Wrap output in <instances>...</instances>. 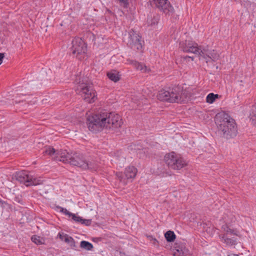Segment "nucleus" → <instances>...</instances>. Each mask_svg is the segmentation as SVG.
<instances>
[{
  "label": "nucleus",
  "mask_w": 256,
  "mask_h": 256,
  "mask_svg": "<svg viewBox=\"0 0 256 256\" xmlns=\"http://www.w3.org/2000/svg\"><path fill=\"white\" fill-rule=\"evenodd\" d=\"M44 154H48L56 161L62 162L64 164H69L76 166L82 170H88L96 171L98 169V164L94 160L86 159L85 156L78 152L69 153L66 150H56L50 146L46 147L44 150Z\"/></svg>",
  "instance_id": "obj_1"
},
{
  "label": "nucleus",
  "mask_w": 256,
  "mask_h": 256,
  "mask_svg": "<svg viewBox=\"0 0 256 256\" xmlns=\"http://www.w3.org/2000/svg\"><path fill=\"white\" fill-rule=\"evenodd\" d=\"M86 120L88 128L92 132L100 131L103 128L114 130L120 128L123 124L119 114L106 110L89 116Z\"/></svg>",
  "instance_id": "obj_2"
},
{
  "label": "nucleus",
  "mask_w": 256,
  "mask_h": 256,
  "mask_svg": "<svg viewBox=\"0 0 256 256\" xmlns=\"http://www.w3.org/2000/svg\"><path fill=\"white\" fill-rule=\"evenodd\" d=\"M218 134L227 140L233 138L238 134V127L235 120L228 114L221 112L214 117Z\"/></svg>",
  "instance_id": "obj_3"
},
{
  "label": "nucleus",
  "mask_w": 256,
  "mask_h": 256,
  "mask_svg": "<svg viewBox=\"0 0 256 256\" xmlns=\"http://www.w3.org/2000/svg\"><path fill=\"white\" fill-rule=\"evenodd\" d=\"M190 94L180 86L166 88L158 92V99L168 102L185 103L190 98Z\"/></svg>",
  "instance_id": "obj_4"
},
{
  "label": "nucleus",
  "mask_w": 256,
  "mask_h": 256,
  "mask_svg": "<svg viewBox=\"0 0 256 256\" xmlns=\"http://www.w3.org/2000/svg\"><path fill=\"white\" fill-rule=\"evenodd\" d=\"M180 46L183 52L197 54L200 58L205 59L206 62H208L210 60L215 62L219 58L218 54L214 50H208L206 48L201 50L198 47V44L194 42L186 41L185 42H180Z\"/></svg>",
  "instance_id": "obj_5"
},
{
  "label": "nucleus",
  "mask_w": 256,
  "mask_h": 256,
  "mask_svg": "<svg viewBox=\"0 0 256 256\" xmlns=\"http://www.w3.org/2000/svg\"><path fill=\"white\" fill-rule=\"evenodd\" d=\"M77 93L82 96L83 99L88 103L94 102L96 92L93 90L92 86L86 80H82L80 82L76 90Z\"/></svg>",
  "instance_id": "obj_6"
},
{
  "label": "nucleus",
  "mask_w": 256,
  "mask_h": 256,
  "mask_svg": "<svg viewBox=\"0 0 256 256\" xmlns=\"http://www.w3.org/2000/svg\"><path fill=\"white\" fill-rule=\"evenodd\" d=\"M14 176L16 180L24 184L26 186H37L43 182V180L40 178H36L29 172L24 170L16 172Z\"/></svg>",
  "instance_id": "obj_7"
},
{
  "label": "nucleus",
  "mask_w": 256,
  "mask_h": 256,
  "mask_svg": "<svg viewBox=\"0 0 256 256\" xmlns=\"http://www.w3.org/2000/svg\"><path fill=\"white\" fill-rule=\"evenodd\" d=\"M164 160L167 166L173 170H179L186 165V162L184 158L174 152L166 154Z\"/></svg>",
  "instance_id": "obj_8"
},
{
  "label": "nucleus",
  "mask_w": 256,
  "mask_h": 256,
  "mask_svg": "<svg viewBox=\"0 0 256 256\" xmlns=\"http://www.w3.org/2000/svg\"><path fill=\"white\" fill-rule=\"evenodd\" d=\"M72 54L79 60L84 58L87 51V46L84 42L80 38H74L72 42Z\"/></svg>",
  "instance_id": "obj_9"
},
{
  "label": "nucleus",
  "mask_w": 256,
  "mask_h": 256,
  "mask_svg": "<svg viewBox=\"0 0 256 256\" xmlns=\"http://www.w3.org/2000/svg\"><path fill=\"white\" fill-rule=\"evenodd\" d=\"M143 41L141 36L136 31L131 29L128 32V38L127 44L134 50H140L142 48Z\"/></svg>",
  "instance_id": "obj_10"
},
{
  "label": "nucleus",
  "mask_w": 256,
  "mask_h": 256,
  "mask_svg": "<svg viewBox=\"0 0 256 256\" xmlns=\"http://www.w3.org/2000/svg\"><path fill=\"white\" fill-rule=\"evenodd\" d=\"M155 6L166 14L172 12L174 8L168 0H152Z\"/></svg>",
  "instance_id": "obj_11"
},
{
  "label": "nucleus",
  "mask_w": 256,
  "mask_h": 256,
  "mask_svg": "<svg viewBox=\"0 0 256 256\" xmlns=\"http://www.w3.org/2000/svg\"><path fill=\"white\" fill-rule=\"evenodd\" d=\"M138 172L137 169L134 166H129L126 168L124 176L127 180L132 179L136 176Z\"/></svg>",
  "instance_id": "obj_12"
},
{
  "label": "nucleus",
  "mask_w": 256,
  "mask_h": 256,
  "mask_svg": "<svg viewBox=\"0 0 256 256\" xmlns=\"http://www.w3.org/2000/svg\"><path fill=\"white\" fill-rule=\"evenodd\" d=\"M160 20V16L158 14H151L148 16L146 21L148 26H155Z\"/></svg>",
  "instance_id": "obj_13"
},
{
  "label": "nucleus",
  "mask_w": 256,
  "mask_h": 256,
  "mask_svg": "<svg viewBox=\"0 0 256 256\" xmlns=\"http://www.w3.org/2000/svg\"><path fill=\"white\" fill-rule=\"evenodd\" d=\"M174 256H190L189 250L184 246H179L174 252Z\"/></svg>",
  "instance_id": "obj_14"
},
{
  "label": "nucleus",
  "mask_w": 256,
  "mask_h": 256,
  "mask_svg": "<svg viewBox=\"0 0 256 256\" xmlns=\"http://www.w3.org/2000/svg\"><path fill=\"white\" fill-rule=\"evenodd\" d=\"M60 238L68 243L72 248H74L76 247L74 239L68 234H65L64 236H62L60 234Z\"/></svg>",
  "instance_id": "obj_15"
},
{
  "label": "nucleus",
  "mask_w": 256,
  "mask_h": 256,
  "mask_svg": "<svg viewBox=\"0 0 256 256\" xmlns=\"http://www.w3.org/2000/svg\"><path fill=\"white\" fill-rule=\"evenodd\" d=\"M220 236L222 242L228 246H232L236 244V239L234 238H230L226 234H223Z\"/></svg>",
  "instance_id": "obj_16"
},
{
  "label": "nucleus",
  "mask_w": 256,
  "mask_h": 256,
  "mask_svg": "<svg viewBox=\"0 0 256 256\" xmlns=\"http://www.w3.org/2000/svg\"><path fill=\"white\" fill-rule=\"evenodd\" d=\"M107 76L111 80L116 82L120 79L119 72L116 70H112L107 72Z\"/></svg>",
  "instance_id": "obj_17"
},
{
  "label": "nucleus",
  "mask_w": 256,
  "mask_h": 256,
  "mask_svg": "<svg viewBox=\"0 0 256 256\" xmlns=\"http://www.w3.org/2000/svg\"><path fill=\"white\" fill-rule=\"evenodd\" d=\"M80 247L82 249L88 251H92L94 248L92 244L86 240H82L80 242Z\"/></svg>",
  "instance_id": "obj_18"
},
{
  "label": "nucleus",
  "mask_w": 256,
  "mask_h": 256,
  "mask_svg": "<svg viewBox=\"0 0 256 256\" xmlns=\"http://www.w3.org/2000/svg\"><path fill=\"white\" fill-rule=\"evenodd\" d=\"M132 64L138 70H141L142 72H146L148 71V68L146 66L143 65L142 63L136 61H133Z\"/></svg>",
  "instance_id": "obj_19"
},
{
  "label": "nucleus",
  "mask_w": 256,
  "mask_h": 256,
  "mask_svg": "<svg viewBox=\"0 0 256 256\" xmlns=\"http://www.w3.org/2000/svg\"><path fill=\"white\" fill-rule=\"evenodd\" d=\"M164 236L168 242H173L176 238L174 232L171 230L166 232L164 234Z\"/></svg>",
  "instance_id": "obj_20"
},
{
  "label": "nucleus",
  "mask_w": 256,
  "mask_h": 256,
  "mask_svg": "<svg viewBox=\"0 0 256 256\" xmlns=\"http://www.w3.org/2000/svg\"><path fill=\"white\" fill-rule=\"evenodd\" d=\"M222 228L225 232V234H226L227 236L228 234L238 236V231L236 230L231 229L230 227L226 226H223Z\"/></svg>",
  "instance_id": "obj_21"
},
{
  "label": "nucleus",
  "mask_w": 256,
  "mask_h": 256,
  "mask_svg": "<svg viewBox=\"0 0 256 256\" xmlns=\"http://www.w3.org/2000/svg\"><path fill=\"white\" fill-rule=\"evenodd\" d=\"M218 95L214 94L213 93L209 94L206 98V102L210 104H212L214 102L216 98H218Z\"/></svg>",
  "instance_id": "obj_22"
},
{
  "label": "nucleus",
  "mask_w": 256,
  "mask_h": 256,
  "mask_svg": "<svg viewBox=\"0 0 256 256\" xmlns=\"http://www.w3.org/2000/svg\"><path fill=\"white\" fill-rule=\"evenodd\" d=\"M250 120L254 125L256 126V104L253 107L250 114Z\"/></svg>",
  "instance_id": "obj_23"
},
{
  "label": "nucleus",
  "mask_w": 256,
  "mask_h": 256,
  "mask_svg": "<svg viewBox=\"0 0 256 256\" xmlns=\"http://www.w3.org/2000/svg\"><path fill=\"white\" fill-rule=\"evenodd\" d=\"M31 240L32 242H34L36 244H42L40 237L36 235H34L32 236L31 238Z\"/></svg>",
  "instance_id": "obj_24"
},
{
  "label": "nucleus",
  "mask_w": 256,
  "mask_h": 256,
  "mask_svg": "<svg viewBox=\"0 0 256 256\" xmlns=\"http://www.w3.org/2000/svg\"><path fill=\"white\" fill-rule=\"evenodd\" d=\"M58 208L60 210V212H63L65 215L68 216L69 217H72V215L74 214L68 212L66 208L61 206H58Z\"/></svg>",
  "instance_id": "obj_25"
},
{
  "label": "nucleus",
  "mask_w": 256,
  "mask_h": 256,
  "mask_svg": "<svg viewBox=\"0 0 256 256\" xmlns=\"http://www.w3.org/2000/svg\"><path fill=\"white\" fill-rule=\"evenodd\" d=\"M116 177L119 179L120 182H125V180L126 179L124 176V172H118L116 173Z\"/></svg>",
  "instance_id": "obj_26"
},
{
  "label": "nucleus",
  "mask_w": 256,
  "mask_h": 256,
  "mask_svg": "<svg viewBox=\"0 0 256 256\" xmlns=\"http://www.w3.org/2000/svg\"><path fill=\"white\" fill-rule=\"evenodd\" d=\"M72 218L76 222L82 224L83 218L82 217L74 214Z\"/></svg>",
  "instance_id": "obj_27"
},
{
  "label": "nucleus",
  "mask_w": 256,
  "mask_h": 256,
  "mask_svg": "<svg viewBox=\"0 0 256 256\" xmlns=\"http://www.w3.org/2000/svg\"><path fill=\"white\" fill-rule=\"evenodd\" d=\"M120 5L124 8L128 7V0H117Z\"/></svg>",
  "instance_id": "obj_28"
},
{
  "label": "nucleus",
  "mask_w": 256,
  "mask_h": 256,
  "mask_svg": "<svg viewBox=\"0 0 256 256\" xmlns=\"http://www.w3.org/2000/svg\"><path fill=\"white\" fill-rule=\"evenodd\" d=\"M91 223H92L91 220L83 219L82 224H83L86 226H88L91 224Z\"/></svg>",
  "instance_id": "obj_29"
},
{
  "label": "nucleus",
  "mask_w": 256,
  "mask_h": 256,
  "mask_svg": "<svg viewBox=\"0 0 256 256\" xmlns=\"http://www.w3.org/2000/svg\"><path fill=\"white\" fill-rule=\"evenodd\" d=\"M150 240H153V244L154 245H156L158 244V241L156 240V238H154L152 236H148Z\"/></svg>",
  "instance_id": "obj_30"
},
{
  "label": "nucleus",
  "mask_w": 256,
  "mask_h": 256,
  "mask_svg": "<svg viewBox=\"0 0 256 256\" xmlns=\"http://www.w3.org/2000/svg\"><path fill=\"white\" fill-rule=\"evenodd\" d=\"M4 56V53H0V65L2 64V60Z\"/></svg>",
  "instance_id": "obj_31"
},
{
  "label": "nucleus",
  "mask_w": 256,
  "mask_h": 256,
  "mask_svg": "<svg viewBox=\"0 0 256 256\" xmlns=\"http://www.w3.org/2000/svg\"><path fill=\"white\" fill-rule=\"evenodd\" d=\"M6 202H5L4 201L2 200H1L0 198V206H2L4 204H6Z\"/></svg>",
  "instance_id": "obj_32"
},
{
  "label": "nucleus",
  "mask_w": 256,
  "mask_h": 256,
  "mask_svg": "<svg viewBox=\"0 0 256 256\" xmlns=\"http://www.w3.org/2000/svg\"><path fill=\"white\" fill-rule=\"evenodd\" d=\"M228 256H239L237 254H232V255H229Z\"/></svg>",
  "instance_id": "obj_33"
},
{
  "label": "nucleus",
  "mask_w": 256,
  "mask_h": 256,
  "mask_svg": "<svg viewBox=\"0 0 256 256\" xmlns=\"http://www.w3.org/2000/svg\"><path fill=\"white\" fill-rule=\"evenodd\" d=\"M189 58H191L192 59V60H194V58L190 56Z\"/></svg>",
  "instance_id": "obj_34"
}]
</instances>
